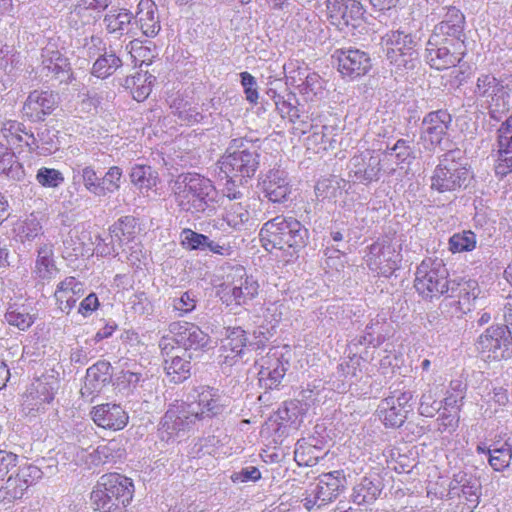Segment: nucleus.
<instances>
[{"label": "nucleus", "instance_id": "obj_1", "mask_svg": "<svg viewBox=\"0 0 512 512\" xmlns=\"http://www.w3.org/2000/svg\"><path fill=\"white\" fill-rule=\"evenodd\" d=\"M171 192L180 211L194 217L210 215L218 202L213 182L198 173H182L171 182Z\"/></svg>", "mask_w": 512, "mask_h": 512}, {"label": "nucleus", "instance_id": "obj_2", "mask_svg": "<svg viewBox=\"0 0 512 512\" xmlns=\"http://www.w3.org/2000/svg\"><path fill=\"white\" fill-rule=\"evenodd\" d=\"M259 236L266 251L283 250L293 258L307 245L309 231L293 217L276 216L263 224Z\"/></svg>", "mask_w": 512, "mask_h": 512}, {"label": "nucleus", "instance_id": "obj_3", "mask_svg": "<svg viewBox=\"0 0 512 512\" xmlns=\"http://www.w3.org/2000/svg\"><path fill=\"white\" fill-rule=\"evenodd\" d=\"M218 163L225 178L242 184L255 175L260 165V154L248 141L236 138L230 141L226 153Z\"/></svg>", "mask_w": 512, "mask_h": 512}, {"label": "nucleus", "instance_id": "obj_4", "mask_svg": "<svg viewBox=\"0 0 512 512\" xmlns=\"http://www.w3.org/2000/svg\"><path fill=\"white\" fill-rule=\"evenodd\" d=\"M471 178L467 160L461 149L447 151L439 157V163L431 176V188L440 193L466 188Z\"/></svg>", "mask_w": 512, "mask_h": 512}, {"label": "nucleus", "instance_id": "obj_5", "mask_svg": "<svg viewBox=\"0 0 512 512\" xmlns=\"http://www.w3.org/2000/svg\"><path fill=\"white\" fill-rule=\"evenodd\" d=\"M442 259L426 258L417 267L414 287L418 294L426 300L438 299L449 293L452 281Z\"/></svg>", "mask_w": 512, "mask_h": 512}, {"label": "nucleus", "instance_id": "obj_6", "mask_svg": "<svg viewBox=\"0 0 512 512\" xmlns=\"http://www.w3.org/2000/svg\"><path fill=\"white\" fill-rule=\"evenodd\" d=\"M512 84L496 78L493 74L482 73L477 77L474 95L483 101L489 116L500 121L509 110Z\"/></svg>", "mask_w": 512, "mask_h": 512}, {"label": "nucleus", "instance_id": "obj_7", "mask_svg": "<svg viewBox=\"0 0 512 512\" xmlns=\"http://www.w3.org/2000/svg\"><path fill=\"white\" fill-rule=\"evenodd\" d=\"M259 284L252 276H248L241 265L231 268L227 280L222 284L221 300L227 305L246 304L258 294Z\"/></svg>", "mask_w": 512, "mask_h": 512}, {"label": "nucleus", "instance_id": "obj_8", "mask_svg": "<svg viewBox=\"0 0 512 512\" xmlns=\"http://www.w3.org/2000/svg\"><path fill=\"white\" fill-rule=\"evenodd\" d=\"M189 406H194L196 420L212 419L224 413L229 405V398L218 388L198 386L189 393Z\"/></svg>", "mask_w": 512, "mask_h": 512}, {"label": "nucleus", "instance_id": "obj_9", "mask_svg": "<svg viewBox=\"0 0 512 512\" xmlns=\"http://www.w3.org/2000/svg\"><path fill=\"white\" fill-rule=\"evenodd\" d=\"M218 354V364L227 373L233 366L243 362L246 351L253 344L248 341L247 332L240 326L225 327Z\"/></svg>", "mask_w": 512, "mask_h": 512}, {"label": "nucleus", "instance_id": "obj_10", "mask_svg": "<svg viewBox=\"0 0 512 512\" xmlns=\"http://www.w3.org/2000/svg\"><path fill=\"white\" fill-rule=\"evenodd\" d=\"M402 256L400 246L388 239H379L368 247L365 262L377 274L389 277L399 268Z\"/></svg>", "mask_w": 512, "mask_h": 512}, {"label": "nucleus", "instance_id": "obj_11", "mask_svg": "<svg viewBox=\"0 0 512 512\" xmlns=\"http://www.w3.org/2000/svg\"><path fill=\"white\" fill-rule=\"evenodd\" d=\"M169 332L174 335L178 349H182L189 359H193L195 353L205 352L211 348L210 335L194 323L172 322L169 324Z\"/></svg>", "mask_w": 512, "mask_h": 512}, {"label": "nucleus", "instance_id": "obj_12", "mask_svg": "<svg viewBox=\"0 0 512 512\" xmlns=\"http://www.w3.org/2000/svg\"><path fill=\"white\" fill-rule=\"evenodd\" d=\"M466 46L463 42L456 43L442 41L435 43L433 37H429L426 47V61L431 68L445 70L455 67L465 55Z\"/></svg>", "mask_w": 512, "mask_h": 512}, {"label": "nucleus", "instance_id": "obj_13", "mask_svg": "<svg viewBox=\"0 0 512 512\" xmlns=\"http://www.w3.org/2000/svg\"><path fill=\"white\" fill-rule=\"evenodd\" d=\"M452 125V115L446 109L427 113L420 126V141L429 151L440 146Z\"/></svg>", "mask_w": 512, "mask_h": 512}, {"label": "nucleus", "instance_id": "obj_14", "mask_svg": "<svg viewBox=\"0 0 512 512\" xmlns=\"http://www.w3.org/2000/svg\"><path fill=\"white\" fill-rule=\"evenodd\" d=\"M194 406L188 403L170 406L165 412L159 424V437L161 440L169 442L178 435L189 429L197 421L193 414Z\"/></svg>", "mask_w": 512, "mask_h": 512}, {"label": "nucleus", "instance_id": "obj_15", "mask_svg": "<svg viewBox=\"0 0 512 512\" xmlns=\"http://www.w3.org/2000/svg\"><path fill=\"white\" fill-rule=\"evenodd\" d=\"M511 333L504 325L487 328L477 341V349L488 359L501 360L510 356Z\"/></svg>", "mask_w": 512, "mask_h": 512}, {"label": "nucleus", "instance_id": "obj_16", "mask_svg": "<svg viewBox=\"0 0 512 512\" xmlns=\"http://www.w3.org/2000/svg\"><path fill=\"white\" fill-rule=\"evenodd\" d=\"M259 187L265 198L274 204L291 201L292 185L288 173L280 168L269 169L259 178Z\"/></svg>", "mask_w": 512, "mask_h": 512}, {"label": "nucleus", "instance_id": "obj_17", "mask_svg": "<svg viewBox=\"0 0 512 512\" xmlns=\"http://www.w3.org/2000/svg\"><path fill=\"white\" fill-rule=\"evenodd\" d=\"M442 10L445 11L442 20L434 26L430 37H433L435 43L460 41L465 44L466 21L464 14L454 6L443 7Z\"/></svg>", "mask_w": 512, "mask_h": 512}, {"label": "nucleus", "instance_id": "obj_18", "mask_svg": "<svg viewBox=\"0 0 512 512\" xmlns=\"http://www.w3.org/2000/svg\"><path fill=\"white\" fill-rule=\"evenodd\" d=\"M348 171L349 177L354 182L369 184L378 181L381 172V159L374 151L365 150L350 159Z\"/></svg>", "mask_w": 512, "mask_h": 512}, {"label": "nucleus", "instance_id": "obj_19", "mask_svg": "<svg viewBox=\"0 0 512 512\" xmlns=\"http://www.w3.org/2000/svg\"><path fill=\"white\" fill-rule=\"evenodd\" d=\"M333 57L338 61V71L350 80L366 75L372 67L369 54L359 49H337Z\"/></svg>", "mask_w": 512, "mask_h": 512}, {"label": "nucleus", "instance_id": "obj_20", "mask_svg": "<svg viewBox=\"0 0 512 512\" xmlns=\"http://www.w3.org/2000/svg\"><path fill=\"white\" fill-rule=\"evenodd\" d=\"M326 7L331 24L340 30L349 26L355 28L364 14L363 6L358 0H327Z\"/></svg>", "mask_w": 512, "mask_h": 512}, {"label": "nucleus", "instance_id": "obj_21", "mask_svg": "<svg viewBox=\"0 0 512 512\" xmlns=\"http://www.w3.org/2000/svg\"><path fill=\"white\" fill-rule=\"evenodd\" d=\"M59 103V96L53 91L34 90L24 102L23 116L32 122L44 121Z\"/></svg>", "mask_w": 512, "mask_h": 512}, {"label": "nucleus", "instance_id": "obj_22", "mask_svg": "<svg viewBox=\"0 0 512 512\" xmlns=\"http://www.w3.org/2000/svg\"><path fill=\"white\" fill-rule=\"evenodd\" d=\"M54 399V388L46 380H36L24 395L22 411L31 417L46 410V407Z\"/></svg>", "mask_w": 512, "mask_h": 512}, {"label": "nucleus", "instance_id": "obj_23", "mask_svg": "<svg viewBox=\"0 0 512 512\" xmlns=\"http://www.w3.org/2000/svg\"><path fill=\"white\" fill-rule=\"evenodd\" d=\"M449 493L462 497L467 508L473 511L480 502L481 482L476 476L460 471L454 474L449 484Z\"/></svg>", "mask_w": 512, "mask_h": 512}, {"label": "nucleus", "instance_id": "obj_24", "mask_svg": "<svg viewBox=\"0 0 512 512\" xmlns=\"http://www.w3.org/2000/svg\"><path fill=\"white\" fill-rule=\"evenodd\" d=\"M288 367V360H283L282 356H279L276 351L268 353V355L262 359L261 369L258 373L260 386L266 390L278 389L285 377Z\"/></svg>", "mask_w": 512, "mask_h": 512}, {"label": "nucleus", "instance_id": "obj_25", "mask_svg": "<svg viewBox=\"0 0 512 512\" xmlns=\"http://www.w3.org/2000/svg\"><path fill=\"white\" fill-rule=\"evenodd\" d=\"M94 423L104 429L122 430L128 423V414L119 404L105 403L93 407Z\"/></svg>", "mask_w": 512, "mask_h": 512}, {"label": "nucleus", "instance_id": "obj_26", "mask_svg": "<svg viewBox=\"0 0 512 512\" xmlns=\"http://www.w3.org/2000/svg\"><path fill=\"white\" fill-rule=\"evenodd\" d=\"M343 471H332L320 475L315 484H312L311 495H315L324 505L336 499L345 487Z\"/></svg>", "mask_w": 512, "mask_h": 512}, {"label": "nucleus", "instance_id": "obj_27", "mask_svg": "<svg viewBox=\"0 0 512 512\" xmlns=\"http://www.w3.org/2000/svg\"><path fill=\"white\" fill-rule=\"evenodd\" d=\"M101 485L107 486L108 492L114 497L112 500L126 509L134 494V485L130 478L111 473L101 476Z\"/></svg>", "mask_w": 512, "mask_h": 512}, {"label": "nucleus", "instance_id": "obj_28", "mask_svg": "<svg viewBox=\"0 0 512 512\" xmlns=\"http://www.w3.org/2000/svg\"><path fill=\"white\" fill-rule=\"evenodd\" d=\"M135 19L146 37H155L161 29L157 6L152 0H140Z\"/></svg>", "mask_w": 512, "mask_h": 512}, {"label": "nucleus", "instance_id": "obj_29", "mask_svg": "<svg viewBox=\"0 0 512 512\" xmlns=\"http://www.w3.org/2000/svg\"><path fill=\"white\" fill-rule=\"evenodd\" d=\"M29 139L30 141L25 140V145L31 151H37L41 155H50L60 147L58 131L47 125L40 127L36 135H29Z\"/></svg>", "mask_w": 512, "mask_h": 512}, {"label": "nucleus", "instance_id": "obj_30", "mask_svg": "<svg viewBox=\"0 0 512 512\" xmlns=\"http://www.w3.org/2000/svg\"><path fill=\"white\" fill-rule=\"evenodd\" d=\"M383 490V483L377 476L364 477L357 483L351 495V500L358 506L373 504Z\"/></svg>", "mask_w": 512, "mask_h": 512}, {"label": "nucleus", "instance_id": "obj_31", "mask_svg": "<svg viewBox=\"0 0 512 512\" xmlns=\"http://www.w3.org/2000/svg\"><path fill=\"white\" fill-rule=\"evenodd\" d=\"M111 381L112 367L107 361H98L86 371L85 388L89 390L90 393L100 392L102 388Z\"/></svg>", "mask_w": 512, "mask_h": 512}, {"label": "nucleus", "instance_id": "obj_32", "mask_svg": "<svg viewBox=\"0 0 512 512\" xmlns=\"http://www.w3.org/2000/svg\"><path fill=\"white\" fill-rule=\"evenodd\" d=\"M156 78L148 71H140L135 75L127 76L121 85L130 90V93L138 102L144 101L151 93L152 86Z\"/></svg>", "mask_w": 512, "mask_h": 512}, {"label": "nucleus", "instance_id": "obj_33", "mask_svg": "<svg viewBox=\"0 0 512 512\" xmlns=\"http://www.w3.org/2000/svg\"><path fill=\"white\" fill-rule=\"evenodd\" d=\"M92 463L95 465L116 463L126 457V449L122 439H111L99 445L92 453Z\"/></svg>", "mask_w": 512, "mask_h": 512}, {"label": "nucleus", "instance_id": "obj_34", "mask_svg": "<svg viewBox=\"0 0 512 512\" xmlns=\"http://www.w3.org/2000/svg\"><path fill=\"white\" fill-rule=\"evenodd\" d=\"M43 69L61 81L69 78L70 63L59 51L46 47L42 50Z\"/></svg>", "mask_w": 512, "mask_h": 512}, {"label": "nucleus", "instance_id": "obj_35", "mask_svg": "<svg viewBox=\"0 0 512 512\" xmlns=\"http://www.w3.org/2000/svg\"><path fill=\"white\" fill-rule=\"evenodd\" d=\"M138 232V223L134 216H123L109 228L110 238L116 240L119 248L133 241Z\"/></svg>", "mask_w": 512, "mask_h": 512}, {"label": "nucleus", "instance_id": "obj_36", "mask_svg": "<svg viewBox=\"0 0 512 512\" xmlns=\"http://www.w3.org/2000/svg\"><path fill=\"white\" fill-rule=\"evenodd\" d=\"M0 174L17 182L23 181L26 176L24 167L17 160L13 150L2 143H0Z\"/></svg>", "mask_w": 512, "mask_h": 512}, {"label": "nucleus", "instance_id": "obj_37", "mask_svg": "<svg viewBox=\"0 0 512 512\" xmlns=\"http://www.w3.org/2000/svg\"><path fill=\"white\" fill-rule=\"evenodd\" d=\"M191 360L184 352L176 353L170 359H164V368L171 382L181 383L190 377Z\"/></svg>", "mask_w": 512, "mask_h": 512}, {"label": "nucleus", "instance_id": "obj_38", "mask_svg": "<svg viewBox=\"0 0 512 512\" xmlns=\"http://www.w3.org/2000/svg\"><path fill=\"white\" fill-rule=\"evenodd\" d=\"M480 294V288L478 286L477 281L469 279L462 280L461 282L456 283L454 280L451 283L449 293L447 297L449 298H458L454 303L459 306H463L468 304L467 309L470 310V302L475 301Z\"/></svg>", "mask_w": 512, "mask_h": 512}, {"label": "nucleus", "instance_id": "obj_39", "mask_svg": "<svg viewBox=\"0 0 512 512\" xmlns=\"http://www.w3.org/2000/svg\"><path fill=\"white\" fill-rule=\"evenodd\" d=\"M122 64V60L114 50L103 48V53L99 54L93 63L91 74L105 79L116 72Z\"/></svg>", "mask_w": 512, "mask_h": 512}, {"label": "nucleus", "instance_id": "obj_40", "mask_svg": "<svg viewBox=\"0 0 512 512\" xmlns=\"http://www.w3.org/2000/svg\"><path fill=\"white\" fill-rule=\"evenodd\" d=\"M378 412L386 427L399 428L406 421L409 410L399 408L391 399L385 397L378 406Z\"/></svg>", "mask_w": 512, "mask_h": 512}, {"label": "nucleus", "instance_id": "obj_41", "mask_svg": "<svg viewBox=\"0 0 512 512\" xmlns=\"http://www.w3.org/2000/svg\"><path fill=\"white\" fill-rule=\"evenodd\" d=\"M313 132L307 137V145L313 147L316 152L334 148L338 129L334 126L312 127Z\"/></svg>", "mask_w": 512, "mask_h": 512}, {"label": "nucleus", "instance_id": "obj_42", "mask_svg": "<svg viewBox=\"0 0 512 512\" xmlns=\"http://www.w3.org/2000/svg\"><path fill=\"white\" fill-rule=\"evenodd\" d=\"M383 39L387 45V51H395L396 53L418 51V41L410 33L399 30L391 31Z\"/></svg>", "mask_w": 512, "mask_h": 512}, {"label": "nucleus", "instance_id": "obj_43", "mask_svg": "<svg viewBox=\"0 0 512 512\" xmlns=\"http://www.w3.org/2000/svg\"><path fill=\"white\" fill-rule=\"evenodd\" d=\"M114 497L108 492L107 486L101 485V479L91 492V503L95 510L101 512H128L119 503L113 501Z\"/></svg>", "mask_w": 512, "mask_h": 512}, {"label": "nucleus", "instance_id": "obj_44", "mask_svg": "<svg viewBox=\"0 0 512 512\" xmlns=\"http://www.w3.org/2000/svg\"><path fill=\"white\" fill-rule=\"evenodd\" d=\"M35 272L43 280L52 279L58 272L53 259V248L50 244H43L37 251Z\"/></svg>", "mask_w": 512, "mask_h": 512}, {"label": "nucleus", "instance_id": "obj_45", "mask_svg": "<svg viewBox=\"0 0 512 512\" xmlns=\"http://www.w3.org/2000/svg\"><path fill=\"white\" fill-rule=\"evenodd\" d=\"M131 182L141 191L148 192L158 183V173L148 165H135L130 172Z\"/></svg>", "mask_w": 512, "mask_h": 512}, {"label": "nucleus", "instance_id": "obj_46", "mask_svg": "<svg viewBox=\"0 0 512 512\" xmlns=\"http://www.w3.org/2000/svg\"><path fill=\"white\" fill-rule=\"evenodd\" d=\"M292 83L296 84L300 92L305 95H317L323 88L321 77L315 72H308L307 68L298 69L297 77L291 76Z\"/></svg>", "mask_w": 512, "mask_h": 512}, {"label": "nucleus", "instance_id": "obj_47", "mask_svg": "<svg viewBox=\"0 0 512 512\" xmlns=\"http://www.w3.org/2000/svg\"><path fill=\"white\" fill-rule=\"evenodd\" d=\"M133 18V14L128 10L111 11L104 17V22L109 33L123 34L126 31L127 34H133L129 29Z\"/></svg>", "mask_w": 512, "mask_h": 512}, {"label": "nucleus", "instance_id": "obj_48", "mask_svg": "<svg viewBox=\"0 0 512 512\" xmlns=\"http://www.w3.org/2000/svg\"><path fill=\"white\" fill-rule=\"evenodd\" d=\"M386 58L394 66L395 73L401 74L404 71L413 70L419 64L418 51L409 53L395 51H386Z\"/></svg>", "mask_w": 512, "mask_h": 512}, {"label": "nucleus", "instance_id": "obj_49", "mask_svg": "<svg viewBox=\"0 0 512 512\" xmlns=\"http://www.w3.org/2000/svg\"><path fill=\"white\" fill-rule=\"evenodd\" d=\"M343 179L330 176L320 179L315 185V194L319 200H335L342 193Z\"/></svg>", "mask_w": 512, "mask_h": 512}, {"label": "nucleus", "instance_id": "obj_50", "mask_svg": "<svg viewBox=\"0 0 512 512\" xmlns=\"http://www.w3.org/2000/svg\"><path fill=\"white\" fill-rule=\"evenodd\" d=\"M146 379V375L140 371H132V370H122L116 380L114 385L123 395H129L133 392L141 382H144Z\"/></svg>", "mask_w": 512, "mask_h": 512}, {"label": "nucleus", "instance_id": "obj_51", "mask_svg": "<svg viewBox=\"0 0 512 512\" xmlns=\"http://www.w3.org/2000/svg\"><path fill=\"white\" fill-rule=\"evenodd\" d=\"M97 19L95 14H91L88 10L81 8L76 3L70 7L66 15V24L70 29L75 31L82 30L85 26L92 24Z\"/></svg>", "mask_w": 512, "mask_h": 512}, {"label": "nucleus", "instance_id": "obj_52", "mask_svg": "<svg viewBox=\"0 0 512 512\" xmlns=\"http://www.w3.org/2000/svg\"><path fill=\"white\" fill-rule=\"evenodd\" d=\"M385 155L393 157L397 164H410L416 157L411 142L406 139H399L392 147H387Z\"/></svg>", "mask_w": 512, "mask_h": 512}, {"label": "nucleus", "instance_id": "obj_53", "mask_svg": "<svg viewBox=\"0 0 512 512\" xmlns=\"http://www.w3.org/2000/svg\"><path fill=\"white\" fill-rule=\"evenodd\" d=\"M476 235L472 231H462L453 234L449 239V250L452 253L472 251L476 247Z\"/></svg>", "mask_w": 512, "mask_h": 512}, {"label": "nucleus", "instance_id": "obj_54", "mask_svg": "<svg viewBox=\"0 0 512 512\" xmlns=\"http://www.w3.org/2000/svg\"><path fill=\"white\" fill-rule=\"evenodd\" d=\"M512 458L511 445L505 442L501 447H494L488 451V462L495 471H503L510 464Z\"/></svg>", "mask_w": 512, "mask_h": 512}, {"label": "nucleus", "instance_id": "obj_55", "mask_svg": "<svg viewBox=\"0 0 512 512\" xmlns=\"http://www.w3.org/2000/svg\"><path fill=\"white\" fill-rule=\"evenodd\" d=\"M5 320L11 326L21 331L29 329L35 321V316L26 311L24 307L10 308L5 314Z\"/></svg>", "mask_w": 512, "mask_h": 512}, {"label": "nucleus", "instance_id": "obj_56", "mask_svg": "<svg viewBox=\"0 0 512 512\" xmlns=\"http://www.w3.org/2000/svg\"><path fill=\"white\" fill-rule=\"evenodd\" d=\"M249 211L241 203L226 207L225 222L233 229H241L249 221Z\"/></svg>", "mask_w": 512, "mask_h": 512}, {"label": "nucleus", "instance_id": "obj_57", "mask_svg": "<svg viewBox=\"0 0 512 512\" xmlns=\"http://www.w3.org/2000/svg\"><path fill=\"white\" fill-rule=\"evenodd\" d=\"M27 489V485L23 484L17 475L15 477L10 476L6 485L0 489V502H12L21 499Z\"/></svg>", "mask_w": 512, "mask_h": 512}, {"label": "nucleus", "instance_id": "obj_58", "mask_svg": "<svg viewBox=\"0 0 512 512\" xmlns=\"http://www.w3.org/2000/svg\"><path fill=\"white\" fill-rule=\"evenodd\" d=\"M209 239L208 236L191 229H184L181 232V243L189 250L207 251Z\"/></svg>", "mask_w": 512, "mask_h": 512}, {"label": "nucleus", "instance_id": "obj_59", "mask_svg": "<svg viewBox=\"0 0 512 512\" xmlns=\"http://www.w3.org/2000/svg\"><path fill=\"white\" fill-rule=\"evenodd\" d=\"M494 172L495 175L502 179L512 172V150L505 148H497L495 154Z\"/></svg>", "mask_w": 512, "mask_h": 512}, {"label": "nucleus", "instance_id": "obj_60", "mask_svg": "<svg viewBox=\"0 0 512 512\" xmlns=\"http://www.w3.org/2000/svg\"><path fill=\"white\" fill-rule=\"evenodd\" d=\"M442 409V402L437 401L432 389H427L420 397L418 412L424 417H434Z\"/></svg>", "mask_w": 512, "mask_h": 512}, {"label": "nucleus", "instance_id": "obj_61", "mask_svg": "<svg viewBox=\"0 0 512 512\" xmlns=\"http://www.w3.org/2000/svg\"><path fill=\"white\" fill-rule=\"evenodd\" d=\"M36 180L43 187L57 188L64 183V176L57 169L42 167L36 174Z\"/></svg>", "mask_w": 512, "mask_h": 512}, {"label": "nucleus", "instance_id": "obj_62", "mask_svg": "<svg viewBox=\"0 0 512 512\" xmlns=\"http://www.w3.org/2000/svg\"><path fill=\"white\" fill-rule=\"evenodd\" d=\"M197 299L192 291L183 292L179 297H174L172 306L178 312L179 317L192 312L196 308Z\"/></svg>", "mask_w": 512, "mask_h": 512}, {"label": "nucleus", "instance_id": "obj_63", "mask_svg": "<svg viewBox=\"0 0 512 512\" xmlns=\"http://www.w3.org/2000/svg\"><path fill=\"white\" fill-rule=\"evenodd\" d=\"M279 417L282 421L289 422L291 425L298 426L301 422L299 417L302 415L301 403L298 400L285 402L279 409Z\"/></svg>", "mask_w": 512, "mask_h": 512}, {"label": "nucleus", "instance_id": "obj_64", "mask_svg": "<svg viewBox=\"0 0 512 512\" xmlns=\"http://www.w3.org/2000/svg\"><path fill=\"white\" fill-rule=\"evenodd\" d=\"M79 173L81 174L85 188L89 192L97 196H104L103 186H100L101 178L97 176L96 171L91 166L82 168L81 172Z\"/></svg>", "mask_w": 512, "mask_h": 512}]
</instances>
